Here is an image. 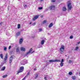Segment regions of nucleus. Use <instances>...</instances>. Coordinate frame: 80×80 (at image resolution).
I'll return each mask as SVG.
<instances>
[{
    "label": "nucleus",
    "instance_id": "obj_1",
    "mask_svg": "<svg viewBox=\"0 0 80 80\" xmlns=\"http://www.w3.org/2000/svg\"><path fill=\"white\" fill-rule=\"evenodd\" d=\"M23 70H24V67L23 66L21 67H20L19 70L17 73L18 75V73H20L21 72H23Z\"/></svg>",
    "mask_w": 80,
    "mask_h": 80
},
{
    "label": "nucleus",
    "instance_id": "obj_2",
    "mask_svg": "<svg viewBox=\"0 0 80 80\" xmlns=\"http://www.w3.org/2000/svg\"><path fill=\"white\" fill-rule=\"evenodd\" d=\"M28 62V61L27 60H23L21 61V65H25V64H26V63H27V62Z\"/></svg>",
    "mask_w": 80,
    "mask_h": 80
},
{
    "label": "nucleus",
    "instance_id": "obj_3",
    "mask_svg": "<svg viewBox=\"0 0 80 80\" xmlns=\"http://www.w3.org/2000/svg\"><path fill=\"white\" fill-rule=\"evenodd\" d=\"M23 7L25 8H27L28 7H29V5H28V4L26 2H25L23 4Z\"/></svg>",
    "mask_w": 80,
    "mask_h": 80
},
{
    "label": "nucleus",
    "instance_id": "obj_4",
    "mask_svg": "<svg viewBox=\"0 0 80 80\" xmlns=\"http://www.w3.org/2000/svg\"><path fill=\"white\" fill-rule=\"evenodd\" d=\"M32 50H33V49H32V48H31L30 49L29 51L27 53V55H28V54H29L30 53H31L32 54L33 53L35 52V51H34L32 52H32Z\"/></svg>",
    "mask_w": 80,
    "mask_h": 80
},
{
    "label": "nucleus",
    "instance_id": "obj_5",
    "mask_svg": "<svg viewBox=\"0 0 80 80\" xmlns=\"http://www.w3.org/2000/svg\"><path fill=\"white\" fill-rule=\"evenodd\" d=\"M68 10H71L72 9V6L71 5V3H69L68 4Z\"/></svg>",
    "mask_w": 80,
    "mask_h": 80
},
{
    "label": "nucleus",
    "instance_id": "obj_6",
    "mask_svg": "<svg viewBox=\"0 0 80 80\" xmlns=\"http://www.w3.org/2000/svg\"><path fill=\"white\" fill-rule=\"evenodd\" d=\"M65 46H62L61 48H60V51L63 52L65 50Z\"/></svg>",
    "mask_w": 80,
    "mask_h": 80
},
{
    "label": "nucleus",
    "instance_id": "obj_7",
    "mask_svg": "<svg viewBox=\"0 0 80 80\" xmlns=\"http://www.w3.org/2000/svg\"><path fill=\"white\" fill-rule=\"evenodd\" d=\"M8 58V54H6L4 58V61H5L6 62H7V60Z\"/></svg>",
    "mask_w": 80,
    "mask_h": 80
},
{
    "label": "nucleus",
    "instance_id": "obj_8",
    "mask_svg": "<svg viewBox=\"0 0 80 80\" xmlns=\"http://www.w3.org/2000/svg\"><path fill=\"white\" fill-rule=\"evenodd\" d=\"M55 8V6L52 5L50 7L49 9L50 10H54Z\"/></svg>",
    "mask_w": 80,
    "mask_h": 80
},
{
    "label": "nucleus",
    "instance_id": "obj_9",
    "mask_svg": "<svg viewBox=\"0 0 80 80\" xmlns=\"http://www.w3.org/2000/svg\"><path fill=\"white\" fill-rule=\"evenodd\" d=\"M23 40V39L22 38H21L19 40V43L20 44H22V43Z\"/></svg>",
    "mask_w": 80,
    "mask_h": 80
},
{
    "label": "nucleus",
    "instance_id": "obj_10",
    "mask_svg": "<svg viewBox=\"0 0 80 80\" xmlns=\"http://www.w3.org/2000/svg\"><path fill=\"white\" fill-rule=\"evenodd\" d=\"M12 59H13V56H11L10 58L9 63H11V62H12Z\"/></svg>",
    "mask_w": 80,
    "mask_h": 80
},
{
    "label": "nucleus",
    "instance_id": "obj_11",
    "mask_svg": "<svg viewBox=\"0 0 80 80\" xmlns=\"http://www.w3.org/2000/svg\"><path fill=\"white\" fill-rule=\"evenodd\" d=\"M38 18V16H35L33 18V21H35L36 19Z\"/></svg>",
    "mask_w": 80,
    "mask_h": 80
},
{
    "label": "nucleus",
    "instance_id": "obj_12",
    "mask_svg": "<svg viewBox=\"0 0 80 80\" xmlns=\"http://www.w3.org/2000/svg\"><path fill=\"white\" fill-rule=\"evenodd\" d=\"M53 26V23L52 22L50 23L49 25L48 26L49 28H51Z\"/></svg>",
    "mask_w": 80,
    "mask_h": 80
},
{
    "label": "nucleus",
    "instance_id": "obj_13",
    "mask_svg": "<svg viewBox=\"0 0 80 80\" xmlns=\"http://www.w3.org/2000/svg\"><path fill=\"white\" fill-rule=\"evenodd\" d=\"M60 62V60H58L57 59H56L55 60H54V62Z\"/></svg>",
    "mask_w": 80,
    "mask_h": 80
},
{
    "label": "nucleus",
    "instance_id": "obj_14",
    "mask_svg": "<svg viewBox=\"0 0 80 80\" xmlns=\"http://www.w3.org/2000/svg\"><path fill=\"white\" fill-rule=\"evenodd\" d=\"M20 35V32H18L16 33V35L17 37L19 36Z\"/></svg>",
    "mask_w": 80,
    "mask_h": 80
},
{
    "label": "nucleus",
    "instance_id": "obj_15",
    "mask_svg": "<svg viewBox=\"0 0 80 80\" xmlns=\"http://www.w3.org/2000/svg\"><path fill=\"white\" fill-rule=\"evenodd\" d=\"M45 43V40H42V41H41V45H43V44H44V43Z\"/></svg>",
    "mask_w": 80,
    "mask_h": 80
},
{
    "label": "nucleus",
    "instance_id": "obj_16",
    "mask_svg": "<svg viewBox=\"0 0 80 80\" xmlns=\"http://www.w3.org/2000/svg\"><path fill=\"white\" fill-rule=\"evenodd\" d=\"M21 50V51H25V49L24 48L22 47V48H20Z\"/></svg>",
    "mask_w": 80,
    "mask_h": 80
},
{
    "label": "nucleus",
    "instance_id": "obj_17",
    "mask_svg": "<svg viewBox=\"0 0 80 80\" xmlns=\"http://www.w3.org/2000/svg\"><path fill=\"white\" fill-rule=\"evenodd\" d=\"M49 63H52V62H55V60H50L49 61Z\"/></svg>",
    "mask_w": 80,
    "mask_h": 80
},
{
    "label": "nucleus",
    "instance_id": "obj_18",
    "mask_svg": "<svg viewBox=\"0 0 80 80\" xmlns=\"http://www.w3.org/2000/svg\"><path fill=\"white\" fill-rule=\"evenodd\" d=\"M67 10V8H66V7H64L62 8V11H66Z\"/></svg>",
    "mask_w": 80,
    "mask_h": 80
},
{
    "label": "nucleus",
    "instance_id": "obj_19",
    "mask_svg": "<svg viewBox=\"0 0 80 80\" xmlns=\"http://www.w3.org/2000/svg\"><path fill=\"white\" fill-rule=\"evenodd\" d=\"M16 52L18 53H20V50H19V48H18L16 49Z\"/></svg>",
    "mask_w": 80,
    "mask_h": 80
},
{
    "label": "nucleus",
    "instance_id": "obj_20",
    "mask_svg": "<svg viewBox=\"0 0 80 80\" xmlns=\"http://www.w3.org/2000/svg\"><path fill=\"white\" fill-rule=\"evenodd\" d=\"M72 80H75L76 79V77L75 76H73L72 77Z\"/></svg>",
    "mask_w": 80,
    "mask_h": 80
},
{
    "label": "nucleus",
    "instance_id": "obj_21",
    "mask_svg": "<svg viewBox=\"0 0 80 80\" xmlns=\"http://www.w3.org/2000/svg\"><path fill=\"white\" fill-rule=\"evenodd\" d=\"M38 74H36L35 75V78L36 79L37 78H38Z\"/></svg>",
    "mask_w": 80,
    "mask_h": 80
},
{
    "label": "nucleus",
    "instance_id": "obj_22",
    "mask_svg": "<svg viewBox=\"0 0 80 80\" xmlns=\"http://www.w3.org/2000/svg\"><path fill=\"white\" fill-rule=\"evenodd\" d=\"M0 57L2 59H3V54H0Z\"/></svg>",
    "mask_w": 80,
    "mask_h": 80
},
{
    "label": "nucleus",
    "instance_id": "obj_23",
    "mask_svg": "<svg viewBox=\"0 0 80 80\" xmlns=\"http://www.w3.org/2000/svg\"><path fill=\"white\" fill-rule=\"evenodd\" d=\"M30 75V71H29L28 72L27 74V76H28V75Z\"/></svg>",
    "mask_w": 80,
    "mask_h": 80
},
{
    "label": "nucleus",
    "instance_id": "obj_24",
    "mask_svg": "<svg viewBox=\"0 0 80 80\" xmlns=\"http://www.w3.org/2000/svg\"><path fill=\"white\" fill-rule=\"evenodd\" d=\"M5 67H2V68H1V70L2 71L5 70Z\"/></svg>",
    "mask_w": 80,
    "mask_h": 80
},
{
    "label": "nucleus",
    "instance_id": "obj_25",
    "mask_svg": "<svg viewBox=\"0 0 80 80\" xmlns=\"http://www.w3.org/2000/svg\"><path fill=\"white\" fill-rule=\"evenodd\" d=\"M60 65L61 67H63V62H61L60 63Z\"/></svg>",
    "mask_w": 80,
    "mask_h": 80
},
{
    "label": "nucleus",
    "instance_id": "obj_26",
    "mask_svg": "<svg viewBox=\"0 0 80 80\" xmlns=\"http://www.w3.org/2000/svg\"><path fill=\"white\" fill-rule=\"evenodd\" d=\"M69 75H72V74H73V73H72V72H70L68 73Z\"/></svg>",
    "mask_w": 80,
    "mask_h": 80
},
{
    "label": "nucleus",
    "instance_id": "obj_27",
    "mask_svg": "<svg viewBox=\"0 0 80 80\" xmlns=\"http://www.w3.org/2000/svg\"><path fill=\"white\" fill-rule=\"evenodd\" d=\"M3 78H5L7 77V75H4L2 76Z\"/></svg>",
    "mask_w": 80,
    "mask_h": 80
},
{
    "label": "nucleus",
    "instance_id": "obj_28",
    "mask_svg": "<svg viewBox=\"0 0 80 80\" xmlns=\"http://www.w3.org/2000/svg\"><path fill=\"white\" fill-rule=\"evenodd\" d=\"M7 48L6 47H4V51H7Z\"/></svg>",
    "mask_w": 80,
    "mask_h": 80
},
{
    "label": "nucleus",
    "instance_id": "obj_29",
    "mask_svg": "<svg viewBox=\"0 0 80 80\" xmlns=\"http://www.w3.org/2000/svg\"><path fill=\"white\" fill-rule=\"evenodd\" d=\"M44 62H45L46 63V64H47L48 65L49 64V62L47 61H44Z\"/></svg>",
    "mask_w": 80,
    "mask_h": 80
},
{
    "label": "nucleus",
    "instance_id": "obj_30",
    "mask_svg": "<svg viewBox=\"0 0 80 80\" xmlns=\"http://www.w3.org/2000/svg\"><path fill=\"white\" fill-rule=\"evenodd\" d=\"M73 38V36H71L70 37V39H72V38Z\"/></svg>",
    "mask_w": 80,
    "mask_h": 80
},
{
    "label": "nucleus",
    "instance_id": "obj_31",
    "mask_svg": "<svg viewBox=\"0 0 80 80\" xmlns=\"http://www.w3.org/2000/svg\"><path fill=\"white\" fill-rule=\"evenodd\" d=\"M42 8H42V7H40L38 8L39 10H42Z\"/></svg>",
    "mask_w": 80,
    "mask_h": 80
},
{
    "label": "nucleus",
    "instance_id": "obj_32",
    "mask_svg": "<svg viewBox=\"0 0 80 80\" xmlns=\"http://www.w3.org/2000/svg\"><path fill=\"white\" fill-rule=\"evenodd\" d=\"M20 28V25L18 24V28Z\"/></svg>",
    "mask_w": 80,
    "mask_h": 80
},
{
    "label": "nucleus",
    "instance_id": "obj_33",
    "mask_svg": "<svg viewBox=\"0 0 80 80\" xmlns=\"http://www.w3.org/2000/svg\"><path fill=\"white\" fill-rule=\"evenodd\" d=\"M78 47H76V48H75V50H78Z\"/></svg>",
    "mask_w": 80,
    "mask_h": 80
},
{
    "label": "nucleus",
    "instance_id": "obj_34",
    "mask_svg": "<svg viewBox=\"0 0 80 80\" xmlns=\"http://www.w3.org/2000/svg\"><path fill=\"white\" fill-rule=\"evenodd\" d=\"M63 62H64V60L63 59H62L61 63H63Z\"/></svg>",
    "mask_w": 80,
    "mask_h": 80
},
{
    "label": "nucleus",
    "instance_id": "obj_35",
    "mask_svg": "<svg viewBox=\"0 0 80 80\" xmlns=\"http://www.w3.org/2000/svg\"><path fill=\"white\" fill-rule=\"evenodd\" d=\"M72 61H71V60H69V62L70 63H72Z\"/></svg>",
    "mask_w": 80,
    "mask_h": 80
},
{
    "label": "nucleus",
    "instance_id": "obj_36",
    "mask_svg": "<svg viewBox=\"0 0 80 80\" xmlns=\"http://www.w3.org/2000/svg\"><path fill=\"white\" fill-rule=\"evenodd\" d=\"M47 22V21L46 20H45L43 21V23H45Z\"/></svg>",
    "mask_w": 80,
    "mask_h": 80
},
{
    "label": "nucleus",
    "instance_id": "obj_37",
    "mask_svg": "<svg viewBox=\"0 0 80 80\" xmlns=\"http://www.w3.org/2000/svg\"><path fill=\"white\" fill-rule=\"evenodd\" d=\"M51 2H55V0H52Z\"/></svg>",
    "mask_w": 80,
    "mask_h": 80
},
{
    "label": "nucleus",
    "instance_id": "obj_38",
    "mask_svg": "<svg viewBox=\"0 0 80 80\" xmlns=\"http://www.w3.org/2000/svg\"><path fill=\"white\" fill-rule=\"evenodd\" d=\"M39 32H41V31H42V28H39Z\"/></svg>",
    "mask_w": 80,
    "mask_h": 80
},
{
    "label": "nucleus",
    "instance_id": "obj_39",
    "mask_svg": "<svg viewBox=\"0 0 80 80\" xmlns=\"http://www.w3.org/2000/svg\"><path fill=\"white\" fill-rule=\"evenodd\" d=\"M36 24V23L35 22H34L32 24V25H33V26H34V25H35Z\"/></svg>",
    "mask_w": 80,
    "mask_h": 80
},
{
    "label": "nucleus",
    "instance_id": "obj_40",
    "mask_svg": "<svg viewBox=\"0 0 80 80\" xmlns=\"http://www.w3.org/2000/svg\"><path fill=\"white\" fill-rule=\"evenodd\" d=\"M44 79L45 80H48V79H47V77H44Z\"/></svg>",
    "mask_w": 80,
    "mask_h": 80
},
{
    "label": "nucleus",
    "instance_id": "obj_41",
    "mask_svg": "<svg viewBox=\"0 0 80 80\" xmlns=\"http://www.w3.org/2000/svg\"><path fill=\"white\" fill-rule=\"evenodd\" d=\"M11 47H12V46H9V47L8 49H10V48H11Z\"/></svg>",
    "mask_w": 80,
    "mask_h": 80
},
{
    "label": "nucleus",
    "instance_id": "obj_42",
    "mask_svg": "<svg viewBox=\"0 0 80 80\" xmlns=\"http://www.w3.org/2000/svg\"><path fill=\"white\" fill-rule=\"evenodd\" d=\"M26 77V76H25L24 78H23L22 79V80H25Z\"/></svg>",
    "mask_w": 80,
    "mask_h": 80
},
{
    "label": "nucleus",
    "instance_id": "obj_43",
    "mask_svg": "<svg viewBox=\"0 0 80 80\" xmlns=\"http://www.w3.org/2000/svg\"><path fill=\"white\" fill-rule=\"evenodd\" d=\"M34 71H36V70H37V68H34Z\"/></svg>",
    "mask_w": 80,
    "mask_h": 80
},
{
    "label": "nucleus",
    "instance_id": "obj_44",
    "mask_svg": "<svg viewBox=\"0 0 80 80\" xmlns=\"http://www.w3.org/2000/svg\"><path fill=\"white\" fill-rule=\"evenodd\" d=\"M48 65V64H46L45 65V67H47V66Z\"/></svg>",
    "mask_w": 80,
    "mask_h": 80
},
{
    "label": "nucleus",
    "instance_id": "obj_45",
    "mask_svg": "<svg viewBox=\"0 0 80 80\" xmlns=\"http://www.w3.org/2000/svg\"><path fill=\"white\" fill-rule=\"evenodd\" d=\"M80 41H79L78 42V44H80Z\"/></svg>",
    "mask_w": 80,
    "mask_h": 80
},
{
    "label": "nucleus",
    "instance_id": "obj_46",
    "mask_svg": "<svg viewBox=\"0 0 80 80\" xmlns=\"http://www.w3.org/2000/svg\"><path fill=\"white\" fill-rule=\"evenodd\" d=\"M32 22H30L29 24L30 25V24H32Z\"/></svg>",
    "mask_w": 80,
    "mask_h": 80
},
{
    "label": "nucleus",
    "instance_id": "obj_47",
    "mask_svg": "<svg viewBox=\"0 0 80 80\" xmlns=\"http://www.w3.org/2000/svg\"><path fill=\"white\" fill-rule=\"evenodd\" d=\"M40 2H42L43 1V0H40Z\"/></svg>",
    "mask_w": 80,
    "mask_h": 80
},
{
    "label": "nucleus",
    "instance_id": "obj_48",
    "mask_svg": "<svg viewBox=\"0 0 80 80\" xmlns=\"http://www.w3.org/2000/svg\"><path fill=\"white\" fill-rule=\"evenodd\" d=\"M60 53H61V54H62V52H60Z\"/></svg>",
    "mask_w": 80,
    "mask_h": 80
},
{
    "label": "nucleus",
    "instance_id": "obj_49",
    "mask_svg": "<svg viewBox=\"0 0 80 80\" xmlns=\"http://www.w3.org/2000/svg\"><path fill=\"white\" fill-rule=\"evenodd\" d=\"M65 56H66V57H67V56L66 55H65Z\"/></svg>",
    "mask_w": 80,
    "mask_h": 80
},
{
    "label": "nucleus",
    "instance_id": "obj_50",
    "mask_svg": "<svg viewBox=\"0 0 80 80\" xmlns=\"http://www.w3.org/2000/svg\"><path fill=\"white\" fill-rule=\"evenodd\" d=\"M34 38V37H32V38Z\"/></svg>",
    "mask_w": 80,
    "mask_h": 80
},
{
    "label": "nucleus",
    "instance_id": "obj_51",
    "mask_svg": "<svg viewBox=\"0 0 80 80\" xmlns=\"http://www.w3.org/2000/svg\"><path fill=\"white\" fill-rule=\"evenodd\" d=\"M48 33H48V35L49 34H48Z\"/></svg>",
    "mask_w": 80,
    "mask_h": 80
}]
</instances>
